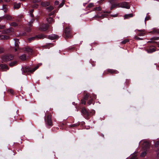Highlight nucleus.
I'll return each mask as SVG.
<instances>
[{"instance_id": "nucleus-46", "label": "nucleus", "mask_w": 159, "mask_h": 159, "mask_svg": "<svg viewBox=\"0 0 159 159\" xmlns=\"http://www.w3.org/2000/svg\"><path fill=\"white\" fill-rule=\"evenodd\" d=\"M156 151L157 152V155L159 157V148H157Z\"/></svg>"}, {"instance_id": "nucleus-45", "label": "nucleus", "mask_w": 159, "mask_h": 159, "mask_svg": "<svg viewBox=\"0 0 159 159\" xmlns=\"http://www.w3.org/2000/svg\"><path fill=\"white\" fill-rule=\"evenodd\" d=\"M94 9L95 10L100 11L101 10V8L100 7H95L94 8Z\"/></svg>"}, {"instance_id": "nucleus-5", "label": "nucleus", "mask_w": 159, "mask_h": 159, "mask_svg": "<svg viewBox=\"0 0 159 159\" xmlns=\"http://www.w3.org/2000/svg\"><path fill=\"white\" fill-rule=\"evenodd\" d=\"M150 143L147 140H144L143 143V148L144 150H147L150 148Z\"/></svg>"}, {"instance_id": "nucleus-2", "label": "nucleus", "mask_w": 159, "mask_h": 159, "mask_svg": "<svg viewBox=\"0 0 159 159\" xmlns=\"http://www.w3.org/2000/svg\"><path fill=\"white\" fill-rule=\"evenodd\" d=\"M14 56L11 55H6L3 56L2 57V61L5 62L12 60L14 58Z\"/></svg>"}, {"instance_id": "nucleus-41", "label": "nucleus", "mask_w": 159, "mask_h": 159, "mask_svg": "<svg viewBox=\"0 0 159 159\" xmlns=\"http://www.w3.org/2000/svg\"><path fill=\"white\" fill-rule=\"evenodd\" d=\"M31 29L30 27H27V28L25 30L27 32H30L31 30Z\"/></svg>"}, {"instance_id": "nucleus-8", "label": "nucleus", "mask_w": 159, "mask_h": 159, "mask_svg": "<svg viewBox=\"0 0 159 159\" xmlns=\"http://www.w3.org/2000/svg\"><path fill=\"white\" fill-rule=\"evenodd\" d=\"M14 40L15 41V51H16L18 49H20V50H21L19 48V44L20 43V42L19 41V39H14Z\"/></svg>"}, {"instance_id": "nucleus-4", "label": "nucleus", "mask_w": 159, "mask_h": 159, "mask_svg": "<svg viewBox=\"0 0 159 159\" xmlns=\"http://www.w3.org/2000/svg\"><path fill=\"white\" fill-rule=\"evenodd\" d=\"M41 64H38L34 68V69H32V70H30L29 68H25L23 69V72L24 73H26V72H34L35 70H37L39 67L41 66Z\"/></svg>"}, {"instance_id": "nucleus-59", "label": "nucleus", "mask_w": 159, "mask_h": 159, "mask_svg": "<svg viewBox=\"0 0 159 159\" xmlns=\"http://www.w3.org/2000/svg\"><path fill=\"white\" fill-rule=\"evenodd\" d=\"M3 19H4V16L0 17V22Z\"/></svg>"}, {"instance_id": "nucleus-56", "label": "nucleus", "mask_w": 159, "mask_h": 159, "mask_svg": "<svg viewBox=\"0 0 159 159\" xmlns=\"http://www.w3.org/2000/svg\"><path fill=\"white\" fill-rule=\"evenodd\" d=\"M37 7H38V5L36 4H35L34 5H33L32 6V7H33V8H34V7L37 8Z\"/></svg>"}, {"instance_id": "nucleus-54", "label": "nucleus", "mask_w": 159, "mask_h": 159, "mask_svg": "<svg viewBox=\"0 0 159 159\" xmlns=\"http://www.w3.org/2000/svg\"><path fill=\"white\" fill-rule=\"evenodd\" d=\"M59 3V2L58 1H55L54 4L56 5H58Z\"/></svg>"}, {"instance_id": "nucleus-29", "label": "nucleus", "mask_w": 159, "mask_h": 159, "mask_svg": "<svg viewBox=\"0 0 159 159\" xmlns=\"http://www.w3.org/2000/svg\"><path fill=\"white\" fill-rule=\"evenodd\" d=\"M54 9V7L52 6H50L49 7H47L46 8L47 10H48V11H50Z\"/></svg>"}, {"instance_id": "nucleus-23", "label": "nucleus", "mask_w": 159, "mask_h": 159, "mask_svg": "<svg viewBox=\"0 0 159 159\" xmlns=\"http://www.w3.org/2000/svg\"><path fill=\"white\" fill-rule=\"evenodd\" d=\"M139 32H142V33H139L138 34V35L139 36H143L144 34V32H145V30H137Z\"/></svg>"}, {"instance_id": "nucleus-18", "label": "nucleus", "mask_w": 159, "mask_h": 159, "mask_svg": "<svg viewBox=\"0 0 159 159\" xmlns=\"http://www.w3.org/2000/svg\"><path fill=\"white\" fill-rule=\"evenodd\" d=\"M3 16L4 19H5L7 20H11L13 18L12 16L10 15H6Z\"/></svg>"}, {"instance_id": "nucleus-53", "label": "nucleus", "mask_w": 159, "mask_h": 159, "mask_svg": "<svg viewBox=\"0 0 159 159\" xmlns=\"http://www.w3.org/2000/svg\"><path fill=\"white\" fill-rule=\"evenodd\" d=\"M150 19V17L149 16H147V17H146L145 18V21H147V20H149Z\"/></svg>"}, {"instance_id": "nucleus-1", "label": "nucleus", "mask_w": 159, "mask_h": 159, "mask_svg": "<svg viewBox=\"0 0 159 159\" xmlns=\"http://www.w3.org/2000/svg\"><path fill=\"white\" fill-rule=\"evenodd\" d=\"M51 117L52 115L51 113L48 111H47L46 113L45 121L46 124L48 126H52L53 125Z\"/></svg>"}, {"instance_id": "nucleus-20", "label": "nucleus", "mask_w": 159, "mask_h": 159, "mask_svg": "<svg viewBox=\"0 0 159 159\" xmlns=\"http://www.w3.org/2000/svg\"><path fill=\"white\" fill-rule=\"evenodd\" d=\"M20 7V3H17L16 2L14 3V8L16 9L19 8Z\"/></svg>"}, {"instance_id": "nucleus-10", "label": "nucleus", "mask_w": 159, "mask_h": 159, "mask_svg": "<svg viewBox=\"0 0 159 159\" xmlns=\"http://www.w3.org/2000/svg\"><path fill=\"white\" fill-rule=\"evenodd\" d=\"M59 36L56 34H52L49 35L48 39L51 40H54L58 38Z\"/></svg>"}, {"instance_id": "nucleus-47", "label": "nucleus", "mask_w": 159, "mask_h": 159, "mask_svg": "<svg viewBox=\"0 0 159 159\" xmlns=\"http://www.w3.org/2000/svg\"><path fill=\"white\" fill-rule=\"evenodd\" d=\"M134 39H135L137 40H140L143 39H141V38H139V37H138L137 36H136L134 37Z\"/></svg>"}, {"instance_id": "nucleus-38", "label": "nucleus", "mask_w": 159, "mask_h": 159, "mask_svg": "<svg viewBox=\"0 0 159 159\" xmlns=\"http://www.w3.org/2000/svg\"><path fill=\"white\" fill-rule=\"evenodd\" d=\"M137 156L135 154L133 155L131 157L130 159H137Z\"/></svg>"}, {"instance_id": "nucleus-11", "label": "nucleus", "mask_w": 159, "mask_h": 159, "mask_svg": "<svg viewBox=\"0 0 159 159\" xmlns=\"http://www.w3.org/2000/svg\"><path fill=\"white\" fill-rule=\"evenodd\" d=\"M156 51L155 47L153 46H150L149 48L147 50L148 53H152Z\"/></svg>"}, {"instance_id": "nucleus-57", "label": "nucleus", "mask_w": 159, "mask_h": 159, "mask_svg": "<svg viewBox=\"0 0 159 159\" xmlns=\"http://www.w3.org/2000/svg\"><path fill=\"white\" fill-rule=\"evenodd\" d=\"M111 16L113 17H116L117 16V14H115V15H111Z\"/></svg>"}, {"instance_id": "nucleus-61", "label": "nucleus", "mask_w": 159, "mask_h": 159, "mask_svg": "<svg viewBox=\"0 0 159 159\" xmlns=\"http://www.w3.org/2000/svg\"><path fill=\"white\" fill-rule=\"evenodd\" d=\"M154 43L157 44L158 45V47H159V42H154Z\"/></svg>"}, {"instance_id": "nucleus-31", "label": "nucleus", "mask_w": 159, "mask_h": 159, "mask_svg": "<svg viewBox=\"0 0 159 159\" xmlns=\"http://www.w3.org/2000/svg\"><path fill=\"white\" fill-rule=\"evenodd\" d=\"M10 25L12 26L16 27L18 26V24L15 22H13L10 24Z\"/></svg>"}, {"instance_id": "nucleus-15", "label": "nucleus", "mask_w": 159, "mask_h": 159, "mask_svg": "<svg viewBox=\"0 0 159 159\" xmlns=\"http://www.w3.org/2000/svg\"><path fill=\"white\" fill-rule=\"evenodd\" d=\"M113 1H111L110 2L111 3V7L110 8V10H112L114 8H115L116 7H118V3H112V2H113Z\"/></svg>"}, {"instance_id": "nucleus-55", "label": "nucleus", "mask_w": 159, "mask_h": 159, "mask_svg": "<svg viewBox=\"0 0 159 159\" xmlns=\"http://www.w3.org/2000/svg\"><path fill=\"white\" fill-rule=\"evenodd\" d=\"M33 21H34V20H33V21H32L31 22H29V25L31 27V26H32V23H33Z\"/></svg>"}, {"instance_id": "nucleus-64", "label": "nucleus", "mask_w": 159, "mask_h": 159, "mask_svg": "<svg viewBox=\"0 0 159 159\" xmlns=\"http://www.w3.org/2000/svg\"><path fill=\"white\" fill-rule=\"evenodd\" d=\"M3 2V0H0V3L2 2Z\"/></svg>"}, {"instance_id": "nucleus-9", "label": "nucleus", "mask_w": 159, "mask_h": 159, "mask_svg": "<svg viewBox=\"0 0 159 159\" xmlns=\"http://www.w3.org/2000/svg\"><path fill=\"white\" fill-rule=\"evenodd\" d=\"M48 25L47 24H43L40 26L39 29L41 31H45L48 30Z\"/></svg>"}, {"instance_id": "nucleus-39", "label": "nucleus", "mask_w": 159, "mask_h": 159, "mask_svg": "<svg viewBox=\"0 0 159 159\" xmlns=\"http://www.w3.org/2000/svg\"><path fill=\"white\" fill-rule=\"evenodd\" d=\"M78 125H79V124H74L73 125H70V127H76L77 126H78Z\"/></svg>"}, {"instance_id": "nucleus-16", "label": "nucleus", "mask_w": 159, "mask_h": 159, "mask_svg": "<svg viewBox=\"0 0 159 159\" xmlns=\"http://www.w3.org/2000/svg\"><path fill=\"white\" fill-rule=\"evenodd\" d=\"M0 66L2 70H7L9 69L8 67L5 64H1Z\"/></svg>"}, {"instance_id": "nucleus-60", "label": "nucleus", "mask_w": 159, "mask_h": 159, "mask_svg": "<svg viewBox=\"0 0 159 159\" xmlns=\"http://www.w3.org/2000/svg\"><path fill=\"white\" fill-rule=\"evenodd\" d=\"M154 42H156V41H148V43H154Z\"/></svg>"}, {"instance_id": "nucleus-26", "label": "nucleus", "mask_w": 159, "mask_h": 159, "mask_svg": "<svg viewBox=\"0 0 159 159\" xmlns=\"http://www.w3.org/2000/svg\"><path fill=\"white\" fill-rule=\"evenodd\" d=\"M1 9L3 10L5 13L7 12V5H3L2 6V8Z\"/></svg>"}, {"instance_id": "nucleus-25", "label": "nucleus", "mask_w": 159, "mask_h": 159, "mask_svg": "<svg viewBox=\"0 0 159 159\" xmlns=\"http://www.w3.org/2000/svg\"><path fill=\"white\" fill-rule=\"evenodd\" d=\"M47 20L49 24L51 23L54 21L53 18L52 17H49L48 18H47Z\"/></svg>"}, {"instance_id": "nucleus-30", "label": "nucleus", "mask_w": 159, "mask_h": 159, "mask_svg": "<svg viewBox=\"0 0 159 159\" xmlns=\"http://www.w3.org/2000/svg\"><path fill=\"white\" fill-rule=\"evenodd\" d=\"M147 154V150L143 152H142L140 155V156L141 157H144L145 156L146 154Z\"/></svg>"}, {"instance_id": "nucleus-36", "label": "nucleus", "mask_w": 159, "mask_h": 159, "mask_svg": "<svg viewBox=\"0 0 159 159\" xmlns=\"http://www.w3.org/2000/svg\"><path fill=\"white\" fill-rule=\"evenodd\" d=\"M159 39V37H154L152 38L150 40H157Z\"/></svg>"}, {"instance_id": "nucleus-19", "label": "nucleus", "mask_w": 159, "mask_h": 159, "mask_svg": "<svg viewBox=\"0 0 159 159\" xmlns=\"http://www.w3.org/2000/svg\"><path fill=\"white\" fill-rule=\"evenodd\" d=\"M25 51L28 52L32 53L33 52L32 49L29 47L25 48Z\"/></svg>"}, {"instance_id": "nucleus-63", "label": "nucleus", "mask_w": 159, "mask_h": 159, "mask_svg": "<svg viewBox=\"0 0 159 159\" xmlns=\"http://www.w3.org/2000/svg\"><path fill=\"white\" fill-rule=\"evenodd\" d=\"M30 14L31 17H33L34 16V15L32 13H30Z\"/></svg>"}, {"instance_id": "nucleus-51", "label": "nucleus", "mask_w": 159, "mask_h": 159, "mask_svg": "<svg viewBox=\"0 0 159 159\" xmlns=\"http://www.w3.org/2000/svg\"><path fill=\"white\" fill-rule=\"evenodd\" d=\"M107 16V15L106 14H102L101 16V18H103L105 17H106Z\"/></svg>"}, {"instance_id": "nucleus-7", "label": "nucleus", "mask_w": 159, "mask_h": 159, "mask_svg": "<svg viewBox=\"0 0 159 159\" xmlns=\"http://www.w3.org/2000/svg\"><path fill=\"white\" fill-rule=\"evenodd\" d=\"M81 111L87 119H88L89 118V116L90 113L85 108H83Z\"/></svg>"}, {"instance_id": "nucleus-6", "label": "nucleus", "mask_w": 159, "mask_h": 159, "mask_svg": "<svg viewBox=\"0 0 159 159\" xmlns=\"http://www.w3.org/2000/svg\"><path fill=\"white\" fill-rule=\"evenodd\" d=\"M118 7L124 8L126 9H129L130 7L128 3L126 2H123L118 3Z\"/></svg>"}, {"instance_id": "nucleus-17", "label": "nucleus", "mask_w": 159, "mask_h": 159, "mask_svg": "<svg viewBox=\"0 0 159 159\" xmlns=\"http://www.w3.org/2000/svg\"><path fill=\"white\" fill-rule=\"evenodd\" d=\"M9 37L7 35H0V39L1 40H7L9 39Z\"/></svg>"}, {"instance_id": "nucleus-33", "label": "nucleus", "mask_w": 159, "mask_h": 159, "mask_svg": "<svg viewBox=\"0 0 159 159\" xmlns=\"http://www.w3.org/2000/svg\"><path fill=\"white\" fill-rule=\"evenodd\" d=\"M89 97V93H86V95L84 96V100H87Z\"/></svg>"}, {"instance_id": "nucleus-12", "label": "nucleus", "mask_w": 159, "mask_h": 159, "mask_svg": "<svg viewBox=\"0 0 159 159\" xmlns=\"http://www.w3.org/2000/svg\"><path fill=\"white\" fill-rule=\"evenodd\" d=\"M107 71L108 73H110L111 74H116L119 73L118 71L117 70L112 69H108L107 70Z\"/></svg>"}, {"instance_id": "nucleus-27", "label": "nucleus", "mask_w": 159, "mask_h": 159, "mask_svg": "<svg viewBox=\"0 0 159 159\" xmlns=\"http://www.w3.org/2000/svg\"><path fill=\"white\" fill-rule=\"evenodd\" d=\"M10 30H13V29L11 28L10 30H3L2 32V33L5 34L9 33Z\"/></svg>"}, {"instance_id": "nucleus-34", "label": "nucleus", "mask_w": 159, "mask_h": 159, "mask_svg": "<svg viewBox=\"0 0 159 159\" xmlns=\"http://www.w3.org/2000/svg\"><path fill=\"white\" fill-rule=\"evenodd\" d=\"M129 40L128 39H125L122 41L121 42V43L122 44H125L126 43L129 42Z\"/></svg>"}, {"instance_id": "nucleus-21", "label": "nucleus", "mask_w": 159, "mask_h": 159, "mask_svg": "<svg viewBox=\"0 0 159 159\" xmlns=\"http://www.w3.org/2000/svg\"><path fill=\"white\" fill-rule=\"evenodd\" d=\"M36 39H43L45 38L44 35L43 34H39L38 35L36 36Z\"/></svg>"}, {"instance_id": "nucleus-37", "label": "nucleus", "mask_w": 159, "mask_h": 159, "mask_svg": "<svg viewBox=\"0 0 159 159\" xmlns=\"http://www.w3.org/2000/svg\"><path fill=\"white\" fill-rule=\"evenodd\" d=\"M94 6L93 4L92 3H90L87 6V7L91 8Z\"/></svg>"}, {"instance_id": "nucleus-50", "label": "nucleus", "mask_w": 159, "mask_h": 159, "mask_svg": "<svg viewBox=\"0 0 159 159\" xmlns=\"http://www.w3.org/2000/svg\"><path fill=\"white\" fill-rule=\"evenodd\" d=\"M54 13H55V12L54 11H53L51 12L49 14L48 16H50L52 15H54Z\"/></svg>"}, {"instance_id": "nucleus-58", "label": "nucleus", "mask_w": 159, "mask_h": 159, "mask_svg": "<svg viewBox=\"0 0 159 159\" xmlns=\"http://www.w3.org/2000/svg\"><path fill=\"white\" fill-rule=\"evenodd\" d=\"M40 0H33V2H38L40 1Z\"/></svg>"}, {"instance_id": "nucleus-35", "label": "nucleus", "mask_w": 159, "mask_h": 159, "mask_svg": "<svg viewBox=\"0 0 159 159\" xmlns=\"http://www.w3.org/2000/svg\"><path fill=\"white\" fill-rule=\"evenodd\" d=\"M35 39H36V37L35 36L30 38L29 39V41L30 42L32 40H34Z\"/></svg>"}, {"instance_id": "nucleus-13", "label": "nucleus", "mask_w": 159, "mask_h": 159, "mask_svg": "<svg viewBox=\"0 0 159 159\" xmlns=\"http://www.w3.org/2000/svg\"><path fill=\"white\" fill-rule=\"evenodd\" d=\"M152 34H159V29L156 28H154L152 30L151 32Z\"/></svg>"}, {"instance_id": "nucleus-14", "label": "nucleus", "mask_w": 159, "mask_h": 159, "mask_svg": "<svg viewBox=\"0 0 159 159\" xmlns=\"http://www.w3.org/2000/svg\"><path fill=\"white\" fill-rule=\"evenodd\" d=\"M50 5V2H42L41 3V5L42 7H46Z\"/></svg>"}, {"instance_id": "nucleus-32", "label": "nucleus", "mask_w": 159, "mask_h": 159, "mask_svg": "<svg viewBox=\"0 0 159 159\" xmlns=\"http://www.w3.org/2000/svg\"><path fill=\"white\" fill-rule=\"evenodd\" d=\"M65 0H62V1L61 3L59 5V7H62L63 5L65 4Z\"/></svg>"}, {"instance_id": "nucleus-22", "label": "nucleus", "mask_w": 159, "mask_h": 159, "mask_svg": "<svg viewBox=\"0 0 159 159\" xmlns=\"http://www.w3.org/2000/svg\"><path fill=\"white\" fill-rule=\"evenodd\" d=\"M133 16V14L132 13H131L125 15L124 16V17L125 19H128L130 17H132Z\"/></svg>"}, {"instance_id": "nucleus-43", "label": "nucleus", "mask_w": 159, "mask_h": 159, "mask_svg": "<svg viewBox=\"0 0 159 159\" xmlns=\"http://www.w3.org/2000/svg\"><path fill=\"white\" fill-rule=\"evenodd\" d=\"M4 51V49L0 47V54L3 53Z\"/></svg>"}, {"instance_id": "nucleus-44", "label": "nucleus", "mask_w": 159, "mask_h": 159, "mask_svg": "<svg viewBox=\"0 0 159 159\" xmlns=\"http://www.w3.org/2000/svg\"><path fill=\"white\" fill-rule=\"evenodd\" d=\"M159 145V141H157L155 143V147H157Z\"/></svg>"}, {"instance_id": "nucleus-40", "label": "nucleus", "mask_w": 159, "mask_h": 159, "mask_svg": "<svg viewBox=\"0 0 159 159\" xmlns=\"http://www.w3.org/2000/svg\"><path fill=\"white\" fill-rule=\"evenodd\" d=\"M93 101V99L92 98L90 99L88 102V104L89 105H91Z\"/></svg>"}, {"instance_id": "nucleus-48", "label": "nucleus", "mask_w": 159, "mask_h": 159, "mask_svg": "<svg viewBox=\"0 0 159 159\" xmlns=\"http://www.w3.org/2000/svg\"><path fill=\"white\" fill-rule=\"evenodd\" d=\"M85 100H84V99H82L81 100V103L83 104H85L86 102L85 101Z\"/></svg>"}, {"instance_id": "nucleus-62", "label": "nucleus", "mask_w": 159, "mask_h": 159, "mask_svg": "<svg viewBox=\"0 0 159 159\" xmlns=\"http://www.w3.org/2000/svg\"><path fill=\"white\" fill-rule=\"evenodd\" d=\"M34 11V10H31L30 11V13H32Z\"/></svg>"}, {"instance_id": "nucleus-42", "label": "nucleus", "mask_w": 159, "mask_h": 159, "mask_svg": "<svg viewBox=\"0 0 159 159\" xmlns=\"http://www.w3.org/2000/svg\"><path fill=\"white\" fill-rule=\"evenodd\" d=\"M8 91L11 94H12L14 93V91L12 89H8Z\"/></svg>"}, {"instance_id": "nucleus-28", "label": "nucleus", "mask_w": 159, "mask_h": 159, "mask_svg": "<svg viewBox=\"0 0 159 159\" xmlns=\"http://www.w3.org/2000/svg\"><path fill=\"white\" fill-rule=\"evenodd\" d=\"M20 58L21 60H25L26 59V55L23 54L20 56Z\"/></svg>"}, {"instance_id": "nucleus-24", "label": "nucleus", "mask_w": 159, "mask_h": 159, "mask_svg": "<svg viewBox=\"0 0 159 159\" xmlns=\"http://www.w3.org/2000/svg\"><path fill=\"white\" fill-rule=\"evenodd\" d=\"M17 61H14L11 62L10 63L9 65L11 67L13 66H16L17 64Z\"/></svg>"}, {"instance_id": "nucleus-52", "label": "nucleus", "mask_w": 159, "mask_h": 159, "mask_svg": "<svg viewBox=\"0 0 159 159\" xmlns=\"http://www.w3.org/2000/svg\"><path fill=\"white\" fill-rule=\"evenodd\" d=\"M94 18H101V16H100L98 15H96Z\"/></svg>"}, {"instance_id": "nucleus-49", "label": "nucleus", "mask_w": 159, "mask_h": 159, "mask_svg": "<svg viewBox=\"0 0 159 159\" xmlns=\"http://www.w3.org/2000/svg\"><path fill=\"white\" fill-rule=\"evenodd\" d=\"M5 27V25H0V29H4Z\"/></svg>"}, {"instance_id": "nucleus-3", "label": "nucleus", "mask_w": 159, "mask_h": 159, "mask_svg": "<svg viewBox=\"0 0 159 159\" xmlns=\"http://www.w3.org/2000/svg\"><path fill=\"white\" fill-rule=\"evenodd\" d=\"M65 38L66 39L70 38L71 36V30L69 27H67L64 31Z\"/></svg>"}]
</instances>
